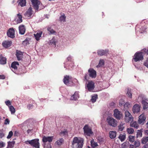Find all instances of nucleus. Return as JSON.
Here are the masks:
<instances>
[{
  "instance_id": "nucleus-60",
  "label": "nucleus",
  "mask_w": 148,
  "mask_h": 148,
  "mask_svg": "<svg viewBox=\"0 0 148 148\" xmlns=\"http://www.w3.org/2000/svg\"><path fill=\"white\" fill-rule=\"evenodd\" d=\"M45 148H51V146L50 143L48 144L45 147Z\"/></svg>"
},
{
  "instance_id": "nucleus-33",
  "label": "nucleus",
  "mask_w": 148,
  "mask_h": 148,
  "mask_svg": "<svg viewBox=\"0 0 148 148\" xmlns=\"http://www.w3.org/2000/svg\"><path fill=\"white\" fill-rule=\"evenodd\" d=\"M104 64V62L103 60L101 59L99 62L98 64L97 65L96 67L97 68H99L103 65Z\"/></svg>"
},
{
  "instance_id": "nucleus-53",
  "label": "nucleus",
  "mask_w": 148,
  "mask_h": 148,
  "mask_svg": "<svg viewBox=\"0 0 148 148\" xmlns=\"http://www.w3.org/2000/svg\"><path fill=\"white\" fill-rule=\"evenodd\" d=\"M10 121L8 119H6L5 120L4 124L5 125L9 124L10 123Z\"/></svg>"
},
{
  "instance_id": "nucleus-3",
  "label": "nucleus",
  "mask_w": 148,
  "mask_h": 148,
  "mask_svg": "<svg viewBox=\"0 0 148 148\" xmlns=\"http://www.w3.org/2000/svg\"><path fill=\"white\" fill-rule=\"evenodd\" d=\"M143 53L142 52H137L134 54L133 59L135 62L143 60Z\"/></svg>"
},
{
  "instance_id": "nucleus-30",
  "label": "nucleus",
  "mask_w": 148,
  "mask_h": 148,
  "mask_svg": "<svg viewBox=\"0 0 148 148\" xmlns=\"http://www.w3.org/2000/svg\"><path fill=\"white\" fill-rule=\"evenodd\" d=\"M42 33V32H40L38 33H37L36 34H34V37L38 41L39 40L41 36Z\"/></svg>"
},
{
  "instance_id": "nucleus-52",
  "label": "nucleus",
  "mask_w": 148,
  "mask_h": 148,
  "mask_svg": "<svg viewBox=\"0 0 148 148\" xmlns=\"http://www.w3.org/2000/svg\"><path fill=\"white\" fill-rule=\"evenodd\" d=\"M5 136V134L2 131L0 130V139L3 138Z\"/></svg>"
},
{
  "instance_id": "nucleus-12",
  "label": "nucleus",
  "mask_w": 148,
  "mask_h": 148,
  "mask_svg": "<svg viewBox=\"0 0 148 148\" xmlns=\"http://www.w3.org/2000/svg\"><path fill=\"white\" fill-rule=\"evenodd\" d=\"M32 3V4L33 6V7L34 9L36 10H38L39 7L38 4L39 3V1L38 0H30Z\"/></svg>"
},
{
  "instance_id": "nucleus-64",
  "label": "nucleus",
  "mask_w": 148,
  "mask_h": 148,
  "mask_svg": "<svg viewBox=\"0 0 148 148\" xmlns=\"http://www.w3.org/2000/svg\"><path fill=\"white\" fill-rule=\"evenodd\" d=\"M143 148H148V143L146 144L143 146Z\"/></svg>"
},
{
  "instance_id": "nucleus-11",
  "label": "nucleus",
  "mask_w": 148,
  "mask_h": 148,
  "mask_svg": "<svg viewBox=\"0 0 148 148\" xmlns=\"http://www.w3.org/2000/svg\"><path fill=\"white\" fill-rule=\"evenodd\" d=\"M8 37L11 38L15 37V31L13 28H10L7 33Z\"/></svg>"
},
{
  "instance_id": "nucleus-50",
  "label": "nucleus",
  "mask_w": 148,
  "mask_h": 148,
  "mask_svg": "<svg viewBox=\"0 0 148 148\" xmlns=\"http://www.w3.org/2000/svg\"><path fill=\"white\" fill-rule=\"evenodd\" d=\"M125 103V102L123 99H121L119 100V105L120 106H123L124 104Z\"/></svg>"
},
{
  "instance_id": "nucleus-34",
  "label": "nucleus",
  "mask_w": 148,
  "mask_h": 148,
  "mask_svg": "<svg viewBox=\"0 0 148 148\" xmlns=\"http://www.w3.org/2000/svg\"><path fill=\"white\" fill-rule=\"evenodd\" d=\"M130 126L136 129H138L139 127V125L136 122H134L131 123L130 124Z\"/></svg>"
},
{
  "instance_id": "nucleus-45",
  "label": "nucleus",
  "mask_w": 148,
  "mask_h": 148,
  "mask_svg": "<svg viewBox=\"0 0 148 148\" xmlns=\"http://www.w3.org/2000/svg\"><path fill=\"white\" fill-rule=\"evenodd\" d=\"M142 131L141 130H138L137 131V137H138V136L142 137Z\"/></svg>"
},
{
  "instance_id": "nucleus-14",
  "label": "nucleus",
  "mask_w": 148,
  "mask_h": 148,
  "mask_svg": "<svg viewBox=\"0 0 148 148\" xmlns=\"http://www.w3.org/2000/svg\"><path fill=\"white\" fill-rule=\"evenodd\" d=\"M32 8L30 7L24 14L25 16L28 18H30L31 15L32 14Z\"/></svg>"
},
{
  "instance_id": "nucleus-32",
  "label": "nucleus",
  "mask_w": 148,
  "mask_h": 148,
  "mask_svg": "<svg viewBox=\"0 0 148 148\" xmlns=\"http://www.w3.org/2000/svg\"><path fill=\"white\" fill-rule=\"evenodd\" d=\"M98 98V96L97 94L94 95L92 96V98L91 99V101L93 103H95L97 99Z\"/></svg>"
},
{
  "instance_id": "nucleus-37",
  "label": "nucleus",
  "mask_w": 148,
  "mask_h": 148,
  "mask_svg": "<svg viewBox=\"0 0 148 148\" xmlns=\"http://www.w3.org/2000/svg\"><path fill=\"white\" fill-rule=\"evenodd\" d=\"M64 142V140L62 138H60L56 142V143L58 145H61Z\"/></svg>"
},
{
  "instance_id": "nucleus-9",
  "label": "nucleus",
  "mask_w": 148,
  "mask_h": 148,
  "mask_svg": "<svg viewBox=\"0 0 148 148\" xmlns=\"http://www.w3.org/2000/svg\"><path fill=\"white\" fill-rule=\"evenodd\" d=\"M89 76L92 78H95L96 77V71L92 68H90L88 71Z\"/></svg>"
},
{
  "instance_id": "nucleus-26",
  "label": "nucleus",
  "mask_w": 148,
  "mask_h": 148,
  "mask_svg": "<svg viewBox=\"0 0 148 148\" xmlns=\"http://www.w3.org/2000/svg\"><path fill=\"white\" fill-rule=\"evenodd\" d=\"M6 59L3 57L1 55H0V64H4L6 63Z\"/></svg>"
},
{
  "instance_id": "nucleus-31",
  "label": "nucleus",
  "mask_w": 148,
  "mask_h": 148,
  "mask_svg": "<svg viewBox=\"0 0 148 148\" xmlns=\"http://www.w3.org/2000/svg\"><path fill=\"white\" fill-rule=\"evenodd\" d=\"M148 142V136L143 137L141 140V143L142 144H145Z\"/></svg>"
},
{
  "instance_id": "nucleus-19",
  "label": "nucleus",
  "mask_w": 148,
  "mask_h": 148,
  "mask_svg": "<svg viewBox=\"0 0 148 148\" xmlns=\"http://www.w3.org/2000/svg\"><path fill=\"white\" fill-rule=\"evenodd\" d=\"M12 43L11 41H3L2 44L3 46L5 48H8L10 47Z\"/></svg>"
},
{
  "instance_id": "nucleus-42",
  "label": "nucleus",
  "mask_w": 148,
  "mask_h": 148,
  "mask_svg": "<svg viewBox=\"0 0 148 148\" xmlns=\"http://www.w3.org/2000/svg\"><path fill=\"white\" fill-rule=\"evenodd\" d=\"M66 17L65 16L64 14H63V15L61 16L60 17V21H61L64 22L66 21Z\"/></svg>"
},
{
  "instance_id": "nucleus-57",
  "label": "nucleus",
  "mask_w": 148,
  "mask_h": 148,
  "mask_svg": "<svg viewBox=\"0 0 148 148\" xmlns=\"http://www.w3.org/2000/svg\"><path fill=\"white\" fill-rule=\"evenodd\" d=\"M144 65L148 68V58L144 62Z\"/></svg>"
},
{
  "instance_id": "nucleus-38",
  "label": "nucleus",
  "mask_w": 148,
  "mask_h": 148,
  "mask_svg": "<svg viewBox=\"0 0 148 148\" xmlns=\"http://www.w3.org/2000/svg\"><path fill=\"white\" fill-rule=\"evenodd\" d=\"M124 106L123 110H127L128 108L130 106V103L128 102H126L123 105Z\"/></svg>"
},
{
  "instance_id": "nucleus-21",
  "label": "nucleus",
  "mask_w": 148,
  "mask_h": 148,
  "mask_svg": "<svg viewBox=\"0 0 148 148\" xmlns=\"http://www.w3.org/2000/svg\"><path fill=\"white\" fill-rule=\"evenodd\" d=\"M16 55L18 60L19 61L21 60L22 59V56L23 55L21 52L17 50Z\"/></svg>"
},
{
  "instance_id": "nucleus-10",
  "label": "nucleus",
  "mask_w": 148,
  "mask_h": 148,
  "mask_svg": "<svg viewBox=\"0 0 148 148\" xmlns=\"http://www.w3.org/2000/svg\"><path fill=\"white\" fill-rule=\"evenodd\" d=\"M83 129L85 134L88 136H90V135L93 133L91 129L88 127L87 125H86L84 126Z\"/></svg>"
},
{
  "instance_id": "nucleus-40",
  "label": "nucleus",
  "mask_w": 148,
  "mask_h": 148,
  "mask_svg": "<svg viewBox=\"0 0 148 148\" xmlns=\"http://www.w3.org/2000/svg\"><path fill=\"white\" fill-rule=\"evenodd\" d=\"M135 140V136L130 135L129 136V140L130 143H133L134 141Z\"/></svg>"
},
{
  "instance_id": "nucleus-55",
  "label": "nucleus",
  "mask_w": 148,
  "mask_h": 148,
  "mask_svg": "<svg viewBox=\"0 0 148 148\" xmlns=\"http://www.w3.org/2000/svg\"><path fill=\"white\" fill-rule=\"evenodd\" d=\"M5 103L6 105L8 106H9L11 104V102L9 100H8L5 101Z\"/></svg>"
},
{
  "instance_id": "nucleus-58",
  "label": "nucleus",
  "mask_w": 148,
  "mask_h": 148,
  "mask_svg": "<svg viewBox=\"0 0 148 148\" xmlns=\"http://www.w3.org/2000/svg\"><path fill=\"white\" fill-rule=\"evenodd\" d=\"M121 146L122 148H126L127 147L126 143H124L121 144Z\"/></svg>"
},
{
  "instance_id": "nucleus-51",
  "label": "nucleus",
  "mask_w": 148,
  "mask_h": 148,
  "mask_svg": "<svg viewBox=\"0 0 148 148\" xmlns=\"http://www.w3.org/2000/svg\"><path fill=\"white\" fill-rule=\"evenodd\" d=\"M73 86L75 85H77L78 84V82L77 79H74L73 80Z\"/></svg>"
},
{
  "instance_id": "nucleus-8",
  "label": "nucleus",
  "mask_w": 148,
  "mask_h": 148,
  "mask_svg": "<svg viewBox=\"0 0 148 148\" xmlns=\"http://www.w3.org/2000/svg\"><path fill=\"white\" fill-rule=\"evenodd\" d=\"M146 117L144 114H142L139 116L138 122V123L141 125H143L145 122Z\"/></svg>"
},
{
  "instance_id": "nucleus-7",
  "label": "nucleus",
  "mask_w": 148,
  "mask_h": 148,
  "mask_svg": "<svg viewBox=\"0 0 148 148\" xmlns=\"http://www.w3.org/2000/svg\"><path fill=\"white\" fill-rule=\"evenodd\" d=\"M107 122L110 125L113 127L116 126L117 121L113 118L110 117L107 119Z\"/></svg>"
},
{
  "instance_id": "nucleus-15",
  "label": "nucleus",
  "mask_w": 148,
  "mask_h": 148,
  "mask_svg": "<svg viewBox=\"0 0 148 148\" xmlns=\"http://www.w3.org/2000/svg\"><path fill=\"white\" fill-rule=\"evenodd\" d=\"M140 110V106L137 104H135L133 107L132 111L134 113H137Z\"/></svg>"
},
{
  "instance_id": "nucleus-56",
  "label": "nucleus",
  "mask_w": 148,
  "mask_h": 148,
  "mask_svg": "<svg viewBox=\"0 0 148 148\" xmlns=\"http://www.w3.org/2000/svg\"><path fill=\"white\" fill-rule=\"evenodd\" d=\"M5 144L2 141L0 142V148L3 147L5 146Z\"/></svg>"
},
{
  "instance_id": "nucleus-13",
  "label": "nucleus",
  "mask_w": 148,
  "mask_h": 148,
  "mask_svg": "<svg viewBox=\"0 0 148 148\" xmlns=\"http://www.w3.org/2000/svg\"><path fill=\"white\" fill-rule=\"evenodd\" d=\"M95 83L92 81L89 82L87 84V87L89 91H91L94 89Z\"/></svg>"
},
{
  "instance_id": "nucleus-6",
  "label": "nucleus",
  "mask_w": 148,
  "mask_h": 148,
  "mask_svg": "<svg viewBox=\"0 0 148 148\" xmlns=\"http://www.w3.org/2000/svg\"><path fill=\"white\" fill-rule=\"evenodd\" d=\"M125 119L126 122H128L133 120V118L130 113L127 110L125 112Z\"/></svg>"
},
{
  "instance_id": "nucleus-28",
  "label": "nucleus",
  "mask_w": 148,
  "mask_h": 148,
  "mask_svg": "<svg viewBox=\"0 0 148 148\" xmlns=\"http://www.w3.org/2000/svg\"><path fill=\"white\" fill-rule=\"evenodd\" d=\"M119 138L121 142L123 141L126 138V135L125 133L123 134H120L118 137Z\"/></svg>"
},
{
  "instance_id": "nucleus-54",
  "label": "nucleus",
  "mask_w": 148,
  "mask_h": 148,
  "mask_svg": "<svg viewBox=\"0 0 148 148\" xmlns=\"http://www.w3.org/2000/svg\"><path fill=\"white\" fill-rule=\"evenodd\" d=\"M33 107V105L32 104H29L27 105V108L29 110L32 109Z\"/></svg>"
},
{
  "instance_id": "nucleus-41",
  "label": "nucleus",
  "mask_w": 148,
  "mask_h": 148,
  "mask_svg": "<svg viewBox=\"0 0 148 148\" xmlns=\"http://www.w3.org/2000/svg\"><path fill=\"white\" fill-rule=\"evenodd\" d=\"M9 108L11 114H14L15 112V110L13 106H9Z\"/></svg>"
},
{
  "instance_id": "nucleus-18",
  "label": "nucleus",
  "mask_w": 148,
  "mask_h": 148,
  "mask_svg": "<svg viewBox=\"0 0 148 148\" xmlns=\"http://www.w3.org/2000/svg\"><path fill=\"white\" fill-rule=\"evenodd\" d=\"M19 34L21 35L24 34L25 31V25H20L18 27Z\"/></svg>"
},
{
  "instance_id": "nucleus-36",
  "label": "nucleus",
  "mask_w": 148,
  "mask_h": 148,
  "mask_svg": "<svg viewBox=\"0 0 148 148\" xmlns=\"http://www.w3.org/2000/svg\"><path fill=\"white\" fill-rule=\"evenodd\" d=\"M49 44L53 46L56 45V39L54 37L49 40Z\"/></svg>"
},
{
  "instance_id": "nucleus-49",
  "label": "nucleus",
  "mask_w": 148,
  "mask_h": 148,
  "mask_svg": "<svg viewBox=\"0 0 148 148\" xmlns=\"http://www.w3.org/2000/svg\"><path fill=\"white\" fill-rule=\"evenodd\" d=\"M13 135V133L12 131H10L8 135L7 136V138L8 139L10 138Z\"/></svg>"
},
{
  "instance_id": "nucleus-46",
  "label": "nucleus",
  "mask_w": 148,
  "mask_h": 148,
  "mask_svg": "<svg viewBox=\"0 0 148 148\" xmlns=\"http://www.w3.org/2000/svg\"><path fill=\"white\" fill-rule=\"evenodd\" d=\"M147 29V27L146 26H144L143 27H142L141 28H140V32L141 33H143L144 32H145V30Z\"/></svg>"
},
{
  "instance_id": "nucleus-39",
  "label": "nucleus",
  "mask_w": 148,
  "mask_h": 148,
  "mask_svg": "<svg viewBox=\"0 0 148 148\" xmlns=\"http://www.w3.org/2000/svg\"><path fill=\"white\" fill-rule=\"evenodd\" d=\"M126 94L127 95L128 97L130 98H132V91L130 89H128Z\"/></svg>"
},
{
  "instance_id": "nucleus-4",
  "label": "nucleus",
  "mask_w": 148,
  "mask_h": 148,
  "mask_svg": "<svg viewBox=\"0 0 148 148\" xmlns=\"http://www.w3.org/2000/svg\"><path fill=\"white\" fill-rule=\"evenodd\" d=\"M64 83L66 85L68 86H73V83L70 79L69 76L66 75L64 76L63 79Z\"/></svg>"
},
{
  "instance_id": "nucleus-2",
  "label": "nucleus",
  "mask_w": 148,
  "mask_h": 148,
  "mask_svg": "<svg viewBox=\"0 0 148 148\" xmlns=\"http://www.w3.org/2000/svg\"><path fill=\"white\" fill-rule=\"evenodd\" d=\"M25 143L27 145L29 144L33 147L39 148L40 144L38 139H35L31 140H27L25 142Z\"/></svg>"
},
{
  "instance_id": "nucleus-25",
  "label": "nucleus",
  "mask_w": 148,
  "mask_h": 148,
  "mask_svg": "<svg viewBox=\"0 0 148 148\" xmlns=\"http://www.w3.org/2000/svg\"><path fill=\"white\" fill-rule=\"evenodd\" d=\"M19 65V64L18 62L14 61L12 63L11 67L15 70L17 69V66H18Z\"/></svg>"
},
{
  "instance_id": "nucleus-61",
  "label": "nucleus",
  "mask_w": 148,
  "mask_h": 148,
  "mask_svg": "<svg viewBox=\"0 0 148 148\" xmlns=\"http://www.w3.org/2000/svg\"><path fill=\"white\" fill-rule=\"evenodd\" d=\"M18 132L17 131H15L14 133V136H17L18 135Z\"/></svg>"
},
{
  "instance_id": "nucleus-47",
  "label": "nucleus",
  "mask_w": 148,
  "mask_h": 148,
  "mask_svg": "<svg viewBox=\"0 0 148 148\" xmlns=\"http://www.w3.org/2000/svg\"><path fill=\"white\" fill-rule=\"evenodd\" d=\"M89 77L90 76H89V74H88V73L85 74L84 76V80L88 81L89 78Z\"/></svg>"
},
{
  "instance_id": "nucleus-24",
  "label": "nucleus",
  "mask_w": 148,
  "mask_h": 148,
  "mask_svg": "<svg viewBox=\"0 0 148 148\" xmlns=\"http://www.w3.org/2000/svg\"><path fill=\"white\" fill-rule=\"evenodd\" d=\"M17 16L18 17L16 22L17 23H20L23 22L22 16V15L19 13L17 14Z\"/></svg>"
},
{
  "instance_id": "nucleus-23",
  "label": "nucleus",
  "mask_w": 148,
  "mask_h": 148,
  "mask_svg": "<svg viewBox=\"0 0 148 148\" xmlns=\"http://www.w3.org/2000/svg\"><path fill=\"white\" fill-rule=\"evenodd\" d=\"M47 30L49 32V34H56V32L51 28L50 26H48L47 28Z\"/></svg>"
},
{
  "instance_id": "nucleus-43",
  "label": "nucleus",
  "mask_w": 148,
  "mask_h": 148,
  "mask_svg": "<svg viewBox=\"0 0 148 148\" xmlns=\"http://www.w3.org/2000/svg\"><path fill=\"white\" fill-rule=\"evenodd\" d=\"M127 131L129 134H133L134 133V130L133 128H127Z\"/></svg>"
},
{
  "instance_id": "nucleus-17",
  "label": "nucleus",
  "mask_w": 148,
  "mask_h": 148,
  "mask_svg": "<svg viewBox=\"0 0 148 148\" xmlns=\"http://www.w3.org/2000/svg\"><path fill=\"white\" fill-rule=\"evenodd\" d=\"M108 52V50L106 49L104 50L101 49L98 51L97 53L100 56H106Z\"/></svg>"
},
{
  "instance_id": "nucleus-5",
  "label": "nucleus",
  "mask_w": 148,
  "mask_h": 148,
  "mask_svg": "<svg viewBox=\"0 0 148 148\" xmlns=\"http://www.w3.org/2000/svg\"><path fill=\"white\" fill-rule=\"evenodd\" d=\"M114 115L116 119L119 120L123 118V115L122 113L118 109H114Z\"/></svg>"
},
{
  "instance_id": "nucleus-29",
  "label": "nucleus",
  "mask_w": 148,
  "mask_h": 148,
  "mask_svg": "<svg viewBox=\"0 0 148 148\" xmlns=\"http://www.w3.org/2000/svg\"><path fill=\"white\" fill-rule=\"evenodd\" d=\"M142 104L143 107V109L145 110L148 108V103L144 100H142Z\"/></svg>"
},
{
  "instance_id": "nucleus-35",
  "label": "nucleus",
  "mask_w": 148,
  "mask_h": 148,
  "mask_svg": "<svg viewBox=\"0 0 148 148\" xmlns=\"http://www.w3.org/2000/svg\"><path fill=\"white\" fill-rule=\"evenodd\" d=\"M133 145L134 147L135 148L139 147L140 145V142L138 140H136L134 142V145Z\"/></svg>"
},
{
  "instance_id": "nucleus-44",
  "label": "nucleus",
  "mask_w": 148,
  "mask_h": 148,
  "mask_svg": "<svg viewBox=\"0 0 148 148\" xmlns=\"http://www.w3.org/2000/svg\"><path fill=\"white\" fill-rule=\"evenodd\" d=\"M123 124L121 123L118 126V127L119 131H122L123 130L124 128V127L123 126Z\"/></svg>"
},
{
  "instance_id": "nucleus-22",
  "label": "nucleus",
  "mask_w": 148,
  "mask_h": 148,
  "mask_svg": "<svg viewBox=\"0 0 148 148\" xmlns=\"http://www.w3.org/2000/svg\"><path fill=\"white\" fill-rule=\"evenodd\" d=\"M79 97V95L78 92H75L74 94L71 96V100H76Z\"/></svg>"
},
{
  "instance_id": "nucleus-59",
  "label": "nucleus",
  "mask_w": 148,
  "mask_h": 148,
  "mask_svg": "<svg viewBox=\"0 0 148 148\" xmlns=\"http://www.w3.org/2000/svg\"><path fill=\"white\" fill-rule=\"evenodd\" d=\"M142 51L147 54L148 55V49L145 48L142 50Z\"/></svg>"
},
{
  "instance_id": "nucleus-16",
  "label": "nucleus",
  "mask_w": 148,
  "mask_h": 148,
  "mask_svg": "<svg viewBox=\"0 0 148 148\" xmlns=\"http://www.w3.org/2000/svg\"><path fill=\"white\" fill-rule=\"evenodd\" d=\"M53 138V136L46 137L44 136L43 137L42 140L44 143H46L47 141L50 143L52 141Z\"/></svg>"
},
{
  "instance_id": "nucleus-27",
  "label": "nucleus",
  "mask_w": 148,
  "mask_h": 148,
  "mask_svg": "<svg viewBox=\"0 0 148 148\" xmlns=\"http://www.w3.org/2000/svg\"><path fill=\"white\" fill-rule=\"evenodd\" d=\"M116 133L115 131H110L109 133L110 138L111 139L115 138L116 136Z\"/></svg>"
},
{
  "instance_id": "nucleus-20",
  "label": "nucleus",
  "mask_w": 148,
  "mask_h": 148,
  "mask_svg": "<svg viewBox=\"0 0 148 148\" xmlns=\"http://www.w3.org/2000/svg\"><path fill=\"white\" fill-rule=\"evenodd\" d=\"M18 5H20L21 7L26 6V0H18L17 1Z\"/></svg>"
},
{
  "instance_id": "nucleus-63",
  "label": "nucleus",
  "mask_w": 148,
  "mask_h": 148,
  "mask_svg": "<svg viewBox=\"0 0 148 148\" xmlns=\"http://www.w3.org/2000/svg\"><path fill=\"white\" fill-rule=\"evenodd\" d=\"M28 42V41L27 40V39H26L23 42V44L24 45L25 44V45H26Z\"/></svg>"
},
{
  "instance_id": "nucleus-62",
  "label": "nucleus",
  "mask_w": 148,
  "mask_h": 148,
  "mask_svg": "<svg viewBox=\"0 0 148 148\" xmlns=\"http://www.w3.org/2000/svg\"><path fill=\"white\" fill-rule=\"evenodd\" d=\"M5 77L4 75H0V79H5Z\"/></svg>"
},
{
  "instance_id": "nucleus-48",
  "label": "nucleus",
  "mask_w": 148,
  "mask_h": 148,
  "mask_svg": "<svg viewBox=\"0 0 148 148\" xmlns=\"http://www.w3.org/2000/svg\"><path fill=\"white\" fill-rule=\"evenodd\" d=\"M91 144L92 147L93 148H94L98 145L97 143H95L94 142H93L92 141H91Z\"/></svg>"
},
{
  "instance_id": "nucleus-1",
  "label": "nucleus",
  "mask_w": 148,
  "mask_h": 148,
  "mask_svg": "<svg viewBox=\"0 0 148 148\" xmlns=\"http://www.w3.org/2000/svg\"><path fill=\"white\" fill-rule=\"evenodd\" d=\"M84 140L82 138L78 139L77 137H74L72 144V147L73 148H82L84 144Z\"/></svg>"
}]
</instances>
